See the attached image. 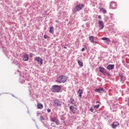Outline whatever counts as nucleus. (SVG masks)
<instances>
[{
	"mask_svg": "<svg viewBox=\"0 0 129 129\" xmlns=\"http://www.w3.org/2000/svg\"><path fill=\"white\" fill-rule=\"evenodd\" d=\"M67 80H68V77L61 75L57 78L55 82H57V83H65Z\"/></svg>",
	"mask_w": 129,
	"mask_h": 129,
	"instance_id": "nucleus-1",
	"label": "nucleus"
},
{
	"mask_svg": "<svg viewBox=\"0 0 129 129\" xmlns=\"http://www.w3.org/2000/svg\"><path fill=\"white\" fill-rule=\"evenodd\" d=\"M113 68H114V66L113 64H109L107 67V69H108V70H112Z\"/></svg>",
	"mask_w": 129,
	"mask_h": 129,
	"instance_id": "nucleus-15",
	"label": "nucleus"
},
{
	"mask_svg": "<svg viewBox=\"0 0 129 129\" xmlns=\"http://www.w3.org/2000/svg\"><path fill=\"white\" fill-rule=\"evenodd\" d=\"M34 60L37 61L39 65H42L43 64V59L39 56L35 57Z\"/></svg>",
	"mask_w": 129,
	"mask_h": 129,
	"instance_id": "nucleus-5",
	"label": "nucleus"
},
{
	"mask_svg": "<svg viewBox=\"0 0 129 129\" xmlns=\"http://www.w3.org/2000/svg\"><path fill=\"white\" fill-rule=\"evenodd\" d=\"M78 63L79 66H81V67H82L83 66V62H82V61L78 60Z\"/></svg>",
	"mask_w": 129,
	"mask_h": 129,
	"instance_id": "nucleus-19",
	"label": "nucleus"
},
{
	"mask_svg": "<svg viewBox=\"0 0 129 129\" xmlns=\"http://www.w3.org/2000/svg\"><path fill=\"white\" fill-rule=\"evenodd\" d=\"M41 119L44 120V118L42 117V116H40Z\"/></svg>",
	"mask_w": 129,
	"mask_h": 129,
	"instance_id": "nucleus-28",
	"label": "nucleus"
},
{
	"mask_svg": "<svg viewBox=\"0 0 129 129\" xmlns=\"http://www.w3.org/2000/svg\"><path fill=\"white\" fill-rule=\"evenodd\" d=\"M79 97L82 98V94H83V91L81 89H79L78 91Z\"/></svg>",
	"mask_w": 129,
	"mask_h": 129,
	"instance_id": "nucleus-14",
	"label": "nucleus"
},
{
	"mask_svg": "<svg viewBox=\"0 0 129 129\" xmlns=\"http://www.w3.org/2000/svg\"><path fill=\"white\" fill-rule=\"evenodd\" d=\"M47 111L48 112H51V109H47Z\"/></svg>",
	"mask_w": 129,
	"mask_h": 129,
	"instance_id": "nucleus-27",
	"label": "nucleus"
},
{
	"mask_svg": "<svg viewBox=\"0 0 129 129\" xmlns=\"http://www.w3.org/2000/svg\"><path fill=\"white\" fill-rule=\"evenodd\" d=\"M64 49H67V47H66V46H64Z\"/></svg>",
	"mask_w": 129,
	"mask_h": 129,
	"instance_id": "nucleus-31",
	"label": "nucleus"
},
{
	"mask_svg": "<svg viewBox=\"0 0 129 129\" xmlns=\"http://www.w3.org/2000/svg\"><path fill=\"white\" fill-rule=\"evenodd\" d=\"M99 71L100 72H101V73H103V74H104V75H108V76H109V75H110V74H109V73L107 72L106 70L104 69V68L100 67Z\"/></svg>",
	"mask_w": 129,
	"mask_h": 129,
	"instance_id": "nucleus-4",
	"label": "nucleus"
},
{
	"mask_svg": "<svg viewBox=\"0 0 129 129\" xmlns=\"http://www.w3.org/2000/svg\"><path fill=\"white\" fill-rule=\"evenodd\" d=\"M82 52H84V51H85V48H83L81 50Z\"/></svg>",
	"mask_w": 129,
	"mask_h": 129,
	"instance_id": "nucleus-26",
	"label": "nucleus"
},
{
	"mask_svg": "<svg viewBox=\"0 0 129 129\" xmlns=\"http://www.w3.org/2000/svg\"><path fill=\"white\" fill-rule=\"evenodd\" d=\"M119 125V123L117 122H114L112 124V128H116V126Z\"/></svg>",
	"mask_w": 129,
	"mask_h": 129,
	"instance_id": "nucleus-13",
	"label": "nucleus"
},
{
	"mask_svg": "<svg viewBox=\"0 0 129 129\" xmlns=\"http://www.w3.org/2000/svg\"><path fill=\"white\" fill-rule=\"evenodd\" d=\"M96 103H99V102L98 101V102H96Z\"/></svg>",
	"mask_w": 129,
	"mask_h": 129,
	"instance_id": "nucleus-33",
	"label": "nucleus"
},
{
	"mask_svg": "<svg viewBox=\"0 0 129 129\" xmlns=\"http://www.w3.org/2000/svg\"><path fill=\"white\" fill-rule=\"evenodd\" d=\"M23 60L24 61H27L29 60V55H28V54L27 53H25L23 55Z\"/></svg>",
	"mask_w": 129,
	"mask_h": 129,
	"instance_id": "nucleus-8",
	"label": "nucleus"
},
{
	"mask_svg": "<svg viewBox=\"0 0 129 129\" xmlns=\"http://www.w3.org/2000/svg\"><path fill=\"white\" fill-rule=\"evenodd\" d=\"M95 92H98V93H103L104 92V89H103V88L95 89Z\"/></svg>",
	"mask_w": 129,
	"mask_h": 129,
	"instance_id": "nucleus-7",
	"label": "nucleus"
},
{
	"mask_svg": "<svg viewBox=\"0 0 129 129\" xmlns=\"http://www.w3.org/2000/svg\"><path fill=\"white\" fill-rule=\"evenodd\" d=\"M49 32L50 34H53L54 33V27H50L49 29Z\"/></svg>",
	"mask_w": 129,
	"mask_h": 129,
	"instance_id": "nucleus-18",
	"label": "nucleus"
},
{
	"mask_svg": "<svg viewBox=\"0 0 129 129\" xmlns=\"http://www.w3.org/2000/svg\"><path fill=\"white\" fill-rule=\"evenodd\" d=\"M117 5L116 3L114 2H112L110 3V9H116Z\"/></svg>",
	"mask_w": 129,
	"mask_h": 129,
	"instance_id": "nucleus-6",
	"label": "nucleus"
},
{
	"mask_svg": "<svg viewBox=\"0 0 129 129\" xmlns=\"http://www.w3.org/2000/svg\"><path fill=\"white\" fill-rule=\"evenodd\" d=\"M90 110H91V111L92 112H93V110H94L93 108L91 107V108H90Z\"/></svg>",
	"mask_w": 129,
	"mask_h": 129,
	"instance_id": "nucleus-25",
	"label": "nucleus"
},
{
	"mask_svg": "<svg viewBox=\"0 0 129 129\" xmlns=\"http://www.w3.org/2000/svg\"><path fill=\"white\" fill-rule=\"evenodd\" d=\"M98 19H101V16L99 15V16H98Z\"/></svg>",
	"mask_w": 129,
	"mask_h": 129,
	"instance_id": "nucleus-29",
	"label": "nucleus"
},
{
	"mask_svg": "<svg viewBox=\"0 0 129 129\" xmlns=\"http://www.w3.org/2000/svg\"><path fill=\"white\" fill-rule=\"evenodd\" d=\"M62 87L58 85H54L51 88L52 92H59L61 90Z\"/></svg>",
	"mask_w": 129,
	"mask_h": 129,
	"instance_id": "nucleus-2",
	"label": "nucleus"
},
{
	"mask_svg": "<svg viewBox=\"0 0 129 129\" xmlns=\"http://www.w3.org/2000/svg\"><path fill=\"white\" fill-rule=\"evenodd\" d=\"M94 43H95V44H97V41H94Z\"/></svg>",
	"mask_w": 129,
	"mask_h": 129,
	"instance_id": "nucleus-30",
	"label": "nucleus"
},
{
	"mask_svg": "<svg viewBox=\"0 0 129 129\" xmlns=\"http://www.w3.org/2000/svg\"><path fill=\"white\" fill-rule=\"evenodd\" d=\"M37 106L39 109H42L43 107V104H41L40 103H37Z\"/></svg>",
	"mask_w": 129,
	"mask_h": 129,
	"instance_id": "nucleus-16",
	"label": "nucleus"
},
{
	"mask_svg": "<svg viewBox=\"0 0 129 129\" xmlns=\"http://www.w3.org/2000/svg\"><path fill=\"white\" fill-rule=\"evenodd\" d=\"M89 39L91 42V43H94V38L93 36H91L89 37Z\"/></svg>",
	"mask_w": 129,
	"mask_h": 129,
	"instance_id": "nucleus-17",
	"label": "nucleus"
},
{
	"mask_svg": "<svg viewBox=\"0 0 129 129\" xmlns=\"http://www.w3.org/2000/svg\"><path fill=\"white\" fill-rule=\"evenodd\" d=\"M100 11L101 12H102V13H103V14H106V13H107L106 10L103 8H100Z\"/></svg>",
	"mask_w": 129,
	"mask_h": 129,
	"instance_id": "nucleus-21",
	"label": "nucleus"
},
{
	"mask_svg": "<svg viewBox=\"0 0 129 129\" xmlns=\"http://www.w3.org/2000/svg\"><path fill=\"white\" fill-rule=\"evenodd\" d=\"M44 39H47V38H48V36H47V35H44Z\"/></svg>",
	"mask_w": 129,
	"mask_h": 129,
	"instance_id": "nucleus-24",
	"label": "nucleus"
},
{
	"mask_svg": "<svg viewBox=\"0 0 129 129\" xmlns=\"http://www.w3.org/2000/svg\"><path fill=\"white\" fill-rule=\"evenodd\" d=\"M54 104L56 105L57 106H61V102H60L59 101V100H58V99H55L54 101Z\"/></svg>",
	"mask_w": 129,
	"mask_h": 129,
	"instance_id": "nucleus-11",
	"label": "nucleus"
},
{
	"mask_svg": "<svg viewBox=\"0 0 129 129\" xmlns=\"http://www.w3.org/2000/svg\"><path fill=\"white\" fill-rule=\"evenodd\" d=\"M99 106H100V105L99 104H98V105H95L94 106V108H99Z\"/></svg>",
	"mask_w": 129,
	"mask_h": 129,
	"instance_id": "nucleus-23",
	"label": "nucleus"
},
{
	"mask_svg": "<svg viewBox=\"0 0 129 129\" xmlns=\"http://www.w3.org/2000/svg\"><path fill=\"white\" fill-rule=\"evenodd\" d=\"M70 100H71V103L72 104H74V101H75V100H74V99H73V98H71V99H70Z\"/></svg>",
	"mask_w": 129,
	"mask_h": 129,
	"instance_id": "nucleus-22",
	"label": "nucleus"
},
{
	"mask_svg": "<svg viewBox=\"0 0 129 129\" xmlns=\"http://www.w3.org/2000/svg\"><path fill=\"white\" fill-rule=\"evenodd\" d=\"M102 40H103V41H107V42H110V39H109V38H106V37H103L102 38Z\"/></svg>",
	"mask_w": 129,
	"mask_h": 129,
	"instance_id": "nucleus-20",
	"label": "nucleus"
},
{
	"mask_svg": "<svg viewBox=\"0 0 129 129\" xmlns=\"http://www.w3.org/2000/svg\"><path fill=\"white\" fill-rule=\"evenodd\" d=\"M51 121H53V122H55L56 124L58 125L59 124V122H58V119L56 117H53L51 118Z\"/></svg>",
	"mask_w": 129,
	"mask_h": 129,
	"instance_id": "nucleus-12",
	"label": "nucleus"
},
{
	"mask_svg": "<svg viewBox=\"0 0 129 129\" xmlns=\"http://www.w3.org/2000/svg\"><path fill=\"white\" fill-rule=\"evenodd\" d=\"M100 29H103L104 28V24L102 21H98Z\"/></svg>",
	"mask_w": 129,
	"mask_h": 129,
	"instance_id": "nucleus-9",
	"label": "nucleus"
},
{
	"mask_svg": "<svg viewBox=\"0 0 129 129\" xmlns=\"http://www.w3.org/2000/svg\"><path fill=\"white\" fill-rule=\"evenodd\" d=\"M30 56L31 57H32V53H30Z\"/></svg>",
	"mask_w": 129,
	"mask_h": 129,
	"instance_id": "nucleus-32",
	"label": "nucleus"
},
{
	"mask_svg": "<svg viewBox=\"0 0 129 129\" xmlns=\"http://www.w3.org/2000/svg\"><path fill=\"white\" fill-rule=\"evenodd\" d=\"M70 109L71 110L72 112H73V113L76 112V110H77V108L73 106H71L70 107Z\"/></svg>",
	"mask_w": 129,
	"mask_h": 129,
	"instance_id": "nucleus-10",
	"label": "nucleus"
},
{
	"mask_svg": "<svg viewBox=\"0 0 129 129\" xmlns=\"http://www.w3.org/2000/svg\"><path fill=\"white\" fill-rule=\"evenodd\" d=\"M83 8H84V5L79 4L77 6H76L75 8V11H76V12H80V11H81V10H82Z\"/></svg>",
	"mask_w": 129,
	"mask_h": 129,
	"instance_id": "nucleus-3",
	"label": "nucleus"
},
{
	"mask_svg": "<svg viewBox=\"0 0 129 129\" xmlns=\"http://www.w3.org/2000/svg\"><path fill=\"white\" fill-rule=\"evenodd\" d=\"M74 105L75 106H76V104H74Z\"/></svg>",
	"mask_w": 129,
	"mask_h": 129,
	"instance_id": "nucleus-34",
	"label": "nucleus"
}]
</instances>
